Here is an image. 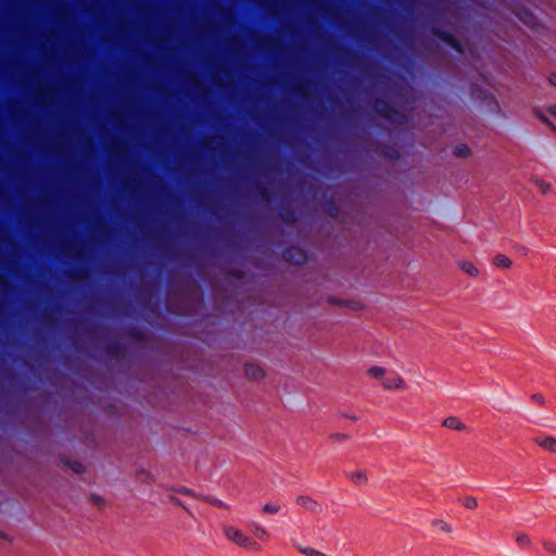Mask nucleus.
Masks as SVG:
<instances>
[{
	"label": "nucleus",
	"instance_id": "nucleus-15",
	"mask_svg": "<svg viewBox=\"0 0 556 556\" xmlns=\"http://www.w3.org/2000/svg\"><path fill=\"white\" fill-rule=\"evenodd\" d=\"M329 438L333 441V442H343V441H346L349 439V435L345 434V433H331L329 435Z\"/></svg>",
	"mask_w": 556,
	"mask_h": 556
},
{
	"label": "nucleus",
	"instance_id": "nucleus-16",
	"mask_svg": "<svg viewBox=\"0 0 556 556\" xmlns=\"http://www.w3.org/2000/svg\"><path fill=\"white\" fill-rule=\"evenodd\" d=\"M435 527L438 529H440L441 531L451 532V526L447 522H445L444 520H437Z\"/></svg>",
	"mask_w": 556,
	"mask_h": 556
},
{
	"label": "nucleus",
	"instance_id": "nucleus-1",
	"mask_svg": "<svg viewBox=\"0 0 556 556\" xmlns=\"http://www.w3.org/2000/svg\"><path fill=\"white\" fill-rule=\"evenodd\" d=\"M223 534L229 543L253 553L261 552L263 544L270 540L269 531L257 521L248 523V532L237 525H225Z\"/></svg>",
	"mask_w": 556,
	"mask_h": 556
},
{
	"label": "nucleus",
	"instance_id": "nucleus-4",
	"mask_svg": "<svg viewBox=\"0 0 556 556\" xmlns=\"http://www.w3.org/2000/svg\"><path fill=\"white\" fill-rule=\"evenodd\" d=\"M296 504L303 509L311 513H319L321 510L320 504L308 495H300L296 497Z\"/></svg>",
	"mask_w": 556,
	"mask_h": 556
},
{
	"label": "nucleus",
	"instance_id": "nucleus-18",
	"mask_svg": "<svg viewBox=\"0 0 556 556\" xmlns=\"http://www.w3.org/2000/svg\"><path fill=\"white\" fill-rule=\"evenodd\" d=\"M251 375L253 376V378H256V377H257L256 372H253V374H251Z\"/></svg>",
	"mask_w": 556,
	"mask_h": 556
},
{
	"label": "nucleus",
	"instance_id": "nucleus-8",
	"mask_svg": "<svg viewBox=\"0 0 556 556\" xmlns=\"http://www.w3.org/2000/svg\"><path fill=\"white\" fill-rule=\"evenodd\" d=\"M389 369L382 367V366H371L367 369V374L372 379L379 381L381 383L382 379L388 374Z\"/></svg>",
	"mask_w": 556,
	"mask_h": 556
},
{
	"label": "nucleus",
	"instance_id": "nucleus-14",
	"mask_svg": "<svg viewBox=\"0 0 556 556\" xmlns=\"http://www.w3.org/2000/svg\"><path fill=\"white\" fill-rule=\"evenodd\" d=\"M535 186L544 194L547 193L551 189V185L547 181L541 179L535 180Z\"/></svg>",
	"mask_w": 556,
	"mask_h": 556
},
{
	"label": "nucleus",
	"instance_id": "nucleus-11",
	"mask_svg": "<svg viewBox=\"0 0 556 556\" xmlns=\"http://www.w3.org/2000/svg\"><path fill=\"white\" fill-rule=\"evenodd\" d=\"M516 542L521 547H528L531 544V540H530L529 535L526 533H518L516 535Z\"/></svg>",
	"mask_w": 556,
	"mask_h": 556
},
{
	"label": "nucleus",
	"instance_id": "nucleus-3",
	"mask_svg": "<svg viewBox=\"0 0 556 556\" xmlns=\"http://www.w3.org/2000/svg\"><path fill=\"white\" fill-rule=\"evenodd\" d=\"M533 442L544 452L556 455V437L552 434H539Z\"/></svg>",
	"mask_w": 556,
	"mask_h": 556
},
{
	"label": "nucleus",
	"instance_id": "nucleus-17",
	"mask_svg": "<svg viewBox=\"0 0 556 556\" xmlns=\"http://www.w3.org/2000/svg\"><path fill=\"white\" fill-rule=\"evenodd\" d=\"M549 83H551V85H553L556 88V74L555 73L549 76Z\"/></svg>",
	"mask_w": 556,
	"mask_h": 556
},
{
	"label": "nucleus",
	"instance_id": "nucleus-9",
	"mask_svg": "<svg viewBox=\"0 0 556 556\" xmlns=\"http://www.w3.org/2000/svg\"><path fill=\"white\" fill-rule=\"evenodd\" d=\"M281 507L277 502H268L262 506V513L264 515H277Z\"/></svg>",
	"mask_w": 556,
	"mask_h": 556
},
{
	"label": "nucleus",
	"instance_id": "nucleus-2",
	"mask_svg": "<svg viewBox=\"0 0 556 556\" xmlns=\"http://www.w3.org/2000/svg\"><path fill=\"white\" fill-rule=\"evenodd\" d=\"M380 386L389 391H405L407 389L404 378L393 370L388 371Z\"/></svg>",
	"mask_w": 556,
	"mask_h": 556
},
{
	"label": "nucleus",
	"instance_id": "nucleus-10",
	"mask_svg": "<svg viewBox=\"0 0 556 556\" xmlns=\"http://www.w3.org/2000/svg\"><path fill=\"white\" fill-rule=\"evenodd\" d=\"M493 264L498 268H509L513 262L506 255L498 254L493 258Z\"/></svg>",
	"mask_w": 556,
	"mask_h": 556
},
{
	"label": "nucleus",
	"instance_id": "nucleus-6",
	"mask_svg": "<svg viewBox=\"0 0 556 556\" xmlns=\"http://www.w3.org/2000/svg\"><path fill=\"white\" fill-rule=\"evenodd\" d=\"M348 479L356 485H363V484L367 483L368 476L365 470L356 469V470H352V471L348 472Z\"/></svg>",
	"mask_w": 556,
	"mask_h": 556
},
{
	"label": "nucleus",
	"instance_id": "nucleus-12",
	"mask_svg": "<svg viewBox=\"0 0 556 556\" xmlns=\"http://www.w3.org/2000/svg\"><path fill=\"white\" fill-rule=\"evenodd\" d=\"M547 114L556 118V104L547 106L545 112H538V115L544 121H547Z\"/></svg>",
	"mask_w": 556,
	"mask_h": 556
},
{
	"label": "nucleus",
	"instance_id": "nucleus-13",
	"mask_svg": "<svg viewBox=\"0 0 556 556\" xmlns=\"http://www.w3.org/2000/svg\"><path fill=\"white\" fill-rule=\"evenodd\" d=\"M463 505L468 509H476L478 508V501L473 496H467L464 498Z\"/></svg>",
	"mask_w": 556,
	"mask_h": 556
},
{
	"label": "nucleus",
	"instance_id": "nucleus-5",
	"mask_svg": "<svg viewBox=\"0 0 556 556\" xmlns=\"http://www.w3.org/2000/svg\"><path fill=\"white\" fill-rule=\"evenodd\" d=\"M457 265L469 277L477 278L480 274L478 266L471 261L460 260L457 262Z\"/></svg>",
	"mask_w": 556,
	"mask_h": 556
},
{
	"label": "nucleus",
	"instance_id": "nucleus-7",
	"mask_svg": "<svg viewBox=\"0 0 556 556\" xmlns=\"http://www.w3.org/2000/svg\"><path fill=\"white\" fill-rule=\"evenodd\" d=\"M442 425L447 429L456 431H464L467 428L466 425L458 417L455 416L445 418Z\"/></svg>",
	"mask_w": 556,
	"mask_h": 556
}]
</instances>
